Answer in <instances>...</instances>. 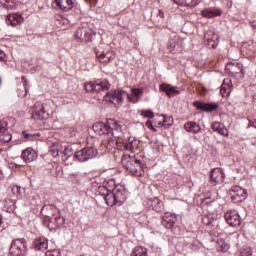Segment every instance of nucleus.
<instances>
[{
    "mask_svg": "<svg viewBox=\"0 0 256 256\" xmlns=\"http://www.w3.org/2000/svg\"><path fill=\"white\" fill-rule=\"evenodd\" d=\"M94 133L104 136L103 139L110 147H120L119 137L123 133V126L115 120H108L107 123L95 122L92 126Z\"/></svg>",
    "mask_w": 256,
    "mask_h": 256,
    "instance_id": "f257e3e1",
    "label": "nucleus"
},
{
    "mask_svg": "<svg viewBox=\"0 0 256 256\" xmlns=\"http://www.w3.org/2000/svg\"><path fill=\"white\" fill-rule=\"evenodd\" d=\"M174 2L184 7H197L201 3V0H174Z\"/></svg>",
    "mask_w": 256,
    "mask_h": 256,
    "instance_id": "c85d7f7f",
    "label": "nucleus"
},
{
    "mask_svg": "<svg viewBox=\"0 0 256 256\" xmlns=\"http://www.w3.org/2000/svg\"><path fill=\"white\" fill-rule=\"evenodd\" d=\"M10 253L16 256L27 255V242L21 239L14 240L10 246Z\"/></svg>",
    "mask_w": 256,
    "mask_h": 256,
    "instance_id": "39448f33",
    "label": "nucleus"
},
{
    "mask_svg": "<svg viewBox=\"0 0 256 256\" xmlns=\"http://www.w3.org/2000/svg\"><path fill=\"white\" fill-rule=\"evenodd\" d=\"M3 59V56H0V61Z\"/></svg>",
    "mask_w": 256,
    "mask_h": 256,
    "instance_id": "864d4df0",
    "label": "nucleus"
},
{
    "mask_svg": "<svg viewBox=\"0 0 256 256\" xmlns=\"http://www.w3.org/2000/svg\"><path fill=\"white\" fill-rule=\"evenodd\" d=\"M72 151H73V149L71 148V146H69V145L62 146V153L66 157H70Z\"/></svg>",
    "mask_w": 256,
    "mask_h": 256,
    "instance_id": "58836bf2",
    "label": "nucleus"
},
{
    "mask_svg": "<svg viewBox=\"0 0 256 256\" xmlns=\"http://www.w3.org/2000/svg\"><path fill=\"white\" fill-rule=\"evenodd\" d=\"M197 109H201L202 111H215L217 109L216 104H205V103H197L196 104Z\"/></svg>",
    "mask_w": 256,
    "mask_h": 256,
    "instance_id": "473e14b6",
    "label": "nucleus"
},
{
    "mask_svg": "<svg viewBox=\"0 0 256 256\" xmlns=\"http://www.w3.org/2000/svg\"><path fill=\"white\" fill-rule=\"evenodd\" d=\"M146 127H148V129H152L153 131H155V127H153V123H151V121L146 122Z\"/></svg>",
    "mask_w": 256,
    "mask_h": 256,
    "instance_id": "de8ad7c7",
    "label": "nucleus"
},
{
    "mask_svg": "<svg viewBox=\"0 0 256 256\" xmlns=\"http://www.w3.org/2000/svg\"><path fill=\"white\" fill-rule=\"evenodd\" d=\"M132 256H147V248H143L141 246H136L132 250Z\"/></svg>",
    "mask_w": 256,
    "mask_h": 256,
    "instance_id": "72a5a7b5",
    "label": "nucleus"
},
{
    "mask_svg": "<svg viewBox=\"0 0 256 256\" xmlns=\"http://www.w3.org/2000/svg\"><path fill=\"white\" fill-rule=\"evenodd\" d=\"M161 17H163V12H160Z\"/></svg>",
    "mask_w": 256,
    "mask_h": 256,
    "instance_id": "603ef678",
    "label": "nucleus"
},
{
    "mask_svg": "<svg viewBox=\"0 0 256 256\" xmlns=\"http://www.w3.org/2000/svg\"><path fill=\"white\" fill-rule=\"evenodd\" d=\"M211 129L223 137H229V130L221 125V122H213L211 124Z\"/></svg>",
    "mask_w": 256,
    "mask_h": 256,
    "instance_id": "b1692460",
    "label": "nucleus"
},
{
    "mask_svg": "<svg viewBox=\"0 0 256 256\" xmlns=\"http://www.w3.org/2000/svg\"><path fill=\"white\" fill-rule=\"evenodd\" d=\"M122 165L127 169V171L136 177H143L145 174V171H143L145 165L141 163V160L136 159L135 157L123 156Z\"/></svg>",
    "mask_w": 256,
    "mask_h": 256,
    "instance_id": "f03ea898",
    "label": "nucleus"
},
{
    "mask_svg": "<svg viewBox=\"0 0 256 256\" xmlns=\"http://www.w3.org/2000/svg\"><path fill=\"white\" fill-rule=\"evenodd\" d=\"M18 163V158H16V161L15 162H13V161H11V160H8V165H9V167L11 168V167H21V165L20 164H17Z\"/></svg>",
    "mask_w": 256,
    "mask_h": 256,
    "instance_id": "a18cd8bd",
    "label": "nucleus"
},
{
    "mask_svg": "<svg viewBox=\"0 0 256 256\" xmlns=\"http://www.w3.org/2000/svg\"><path fill=\"white\" fill-rule=\"evenodd\" d=\"M251 26L253 27V29L256 30V21H252V22H251Z\"/></svg>",
    "mask_w": 256,
    "mask_h": 256,
    "instance_id": "09e8293b",
    "label": "nucleus"
},
{
    "mask_svg": "<svg viewBox=\"0 0 256 256\" xmlns=\"http://www.w3.org/2000/svg\"><path fill=\"white\" fill-rule=\"evenodd\" d=\"M63 151V145H61L60 143H53L50 146V154L52 155V157H59V153H62Z\"/></svg>",
    "mask_w": 256,
    "mask_h": 256,
    "instance_id": "2f4dec72",
    "label": "nucleus"
},
{
    "mask_svg": "<svg viewBox=\"0 0 256 256\" xmlns=\"http://www.w3.org/2000/svg\"><path fill=\"white\" fill-rule=\"evenodd\" d=\"M233 88V84L229 79H225L220 89V93L222 97H229L231 95V89Z\"/></svg>",
    "mask_w": 256,
    "mask_h": 256,
    "instance_id": "393cba45",
    "label": "nucleus"
},
{
    "mask_svg": "<svg viewBox=\"0 0 256 256\" xmlns=\"http://www.w3.org/2000/svg\"><path fill=\"white\" fill-rule=\"evenodd\" d=\"M11 192H12V195L18 197L21 193V186H12Z\"/></svg>",
    "mask_w": 256,
    "mask_h": 256,
    "instance_id": "a19ab883",
    "label": "nucleus"
},
{
    "mask_svg": "<svg viewBox=\"0 0 256 256\" xmlns=\"http://www.w3.org/2000/svg\"><path fill=\"white\" fill-rule=\"evenodd\" d=\"M140 115H141L142 117L147 118V119H153V117L155 116V115L153 114V112H152V111H149V110H142V111L140 112Z\"/></svg>",
    "mask_w": 256,
    "mask_h": 256,
    "instance_id": "ea45409f",
    "label": "nucleus"
},
{
    "mask_svg": "<svg viewBox=\"0 0 256 256\" xmlns=\"http://www.w3.org/2000/svg\"><path fill=\"white\" fill-rule=\"evenodd\" d=\"M253 251L249 246H244L240 249V256H252Z\"/></svg>",
    "mask_w": 256,
    "mask_h": 256,
    "instance_id": "4c0bfd02",
    "label": "nucleus"
},
{
    "mask_svg": "<svg viewBox=\"0 0 256 256\" xmlns=\"http://www.w3.org/2000/svg\"><path fill=\"white\" fill-rule=\"evenodd\" d=\"M176 221L177 217L175 216V214H171L169 212L166 213L162 218V224L164 225V227H166V229H171V227L175 225Z\"/></svg>",
    "mask_w": 256,
    "mask_h": 256,
    "instance_id": "6ab92c4d",
    "label": "nucleus"
},
{
    "mask_svg": "<svg viewBox=\"0 0 256 256\" xmlns=\"http://www.w3.org/2000/svg\"><path fill=\"white\" fill-rule=\"evenodd\" d=\"M157 125L159 127H171V125H173V118L167 116H160Z\"/></svg>",
    "mask_w": 256,
    "mask_h": 256,
    "instance_id": "7c9ffc66",
    "label": "nucleus"
},
{
    "mask_svg": "<svg viewBox=\"0 0 256 256\" xmlns=\"http://www.w3.org/2000/svg\"><path fill=\"white\" fill-rule=\"evenodd\" d=\"M217 245L218 251H222L223 253H227V251H229V248L231 247V245L229 244V238H227V236L219 238L217 241Z\"/></svg>",
    "mask_w": 256,
    "mask_h": 256,
    "instance_id": "a878e982",
    "label": "nucleus"
},
{
    "mask_svg": "<svg viewBox=\"0 0 256 256\" xmlns=\"http://www.w3.org/2000/svg\"><path fill=\"white\" fill-rule=\"evenodd\" d=\"M75 157L77 160L83 163L85 161H89V159H94V157H97V150L93 147H86L77 151L75 153Z\"/></svg>",
    "mask_w": 256,
    "mask_h": 256,
    "instance_id": "423d86ee",
    "label": "nucleus"
},
{
    "mask_svg": "<svg viewBox=\"0 0 256 256\" xmlns=\"http://www.w3.org/2000/svg\"><path fill=\"white\" fill-rule=\"evenodd\" d=\"M62 21H64V22H65V21H67V20L63 19Z\"/></svg>",
    "mask_w": 256,
    "mask_h": 256,
    "instance_id": "5fc2aeb1",
    "label": "nucleus"
},
{
    "mask_svg": "<svg viewBox=\"0 0 256 256\" xmlns=\"http://www.w3.org/2000/svg\"><path fill=\"white\" fill-rule=\"evenodd\" d=\"M233 67H241V65L240 64H233V63H228L227 65H226V69H228L229 71H230V73H235L234 71H233Z\"/></svg>",
    "mask_w": 256,
    "mask_h": 256,
    "instance_id": "37998d69",
    "label": "nucleus"
},
{
    "mask_svg": "<svg viewBox=\"0 0 256 256\" xmlns=\"http://www.w3.org/2000/svg\"><path fill=\"white\" fill-rule=\"evenodd\" d=\"M152 207L157 213H161V211H163V202L158 198H155L152 202Z\"/></svg>",
    "mask_w": 256,
    "mask_h": 256,
    "instance_id": "c9c22d12",
    "label": "nucleus"
},
{
    "mask_svg": "<svg viewBox=\"0 0 256 256\" xmlns=\"http://www.w3.org/2000/svg\"><path fill=\"white\" fill-rule=\"evenodd\" d=\"M253 126L256 128V121L253 123Z\"/></svg>",
    "mask_w": 256,
    "mask_h": 256,
    "instance_id": "3c124183",
    "label": "nucleus"
},
{
    "mask_svg": "<svg viewBox=\"0 0 256 256\" xmlns=\"http://www.w3.org/2000/svg\"><path fill=\"white\" fill-rule=\"evenodd\" d=\"M184 129L187 133H194L195 135H197V133H201V125L193 121L186 122L184 124Z\"/></svg>",
    "mask_w": 256,
    "mask_h": 256,
    "instance_id": "aec40b11",
    "label": "nucleus"
},
{
    "mask_svg": "<svg viewBox=\"0 0 256 256\" xmlns=\"http://www.w3.org/2000/svg\"><path fill=\"white\" fill-rule=\"evenodd\" d=\"M6 3L7 4L5 5L8 9H13V7H15V0H6Z\"/></svg>",
    "mask_w": 256,
    "mask_h": 256,
    "instance_id": "c03bdc74",
    "label": "nucleus"
},
{
    "mask_svg": "<svg viewBox=\"0 0 256 256\" xmlns=\"http://www.w3.org/2000/svg\"><path fill=\"white\" fill-rule=\"evenodd\" d=\"M55 3L62 11H71L73 9V0H55Z\"/></svg>",
    "mask_w": 256,
    "mask_h": 256,
    "instance_id": "bb28decb",
    "label": "nucleus"
},
{
    "mask_svg": "<svg viewBox=\"0 0 256 256\" xmlns=\"http://www.w3.org/2000/svg\"><path fill=\"white\" fill-rule=\"evenodd\" d=\"M46 256H61L59 250H49L46 252Z\"/></svg>",
    "mask_w": 256,
    "mask_h": 256,
    "instance_id": "79ce46f5",
    "label": "nucleus"
},
{
    "mask_svg": "<svg viewBox=\"0 0 256 256\" xmlns=\"http://www.w3.org/2000/svg\"><path fill=\"white\" fill-rule=\"evenodd\" d=\"M107 205H115L116 203H123L127 199L125 192L117 190L115 193L107 194L104 197Z\"/></svg>",
    "mask_w": 256,
    "mask_h": 256,
    "instance_id": "6e6552de",
    "label": "nucleus"
},
{
    "mask_svg": "<svg viewBox=\"0 0 256 256\" xmlns=\"http://www.w3.org/2000/svg\"><path fill=\"white\" fill-rule=\"evenodd\" d=\"M222 14L221 9L218 8H205L201 11L202 17H205L206 19H213V17H220Z\"/></svg>",
    "mask_w": 256,
    "mask_h": 256,
    "instance_id": "a211bd4d",
    "label": "nucleus"
},
{
    "mask_svg": "<svg viewBox=\"0 0 256 256\" xmlns=\"http://www.w3.org/2000/svg\"><path fill=\"white\" fill-rule=\"evenodd\" d=\"M111 87L107 80H96L94 82L95 93H101V91H107Z\"/></svg>",
    "mask_w": 256,
    "mask_h": 256,
    "instance_id": "412c9836",
    "label": "nucleus"
},
{
    "mask_svg": "<svg viewBox=\"0 0 256 256\" xmlns=\"http://www.w3.org/2000/svg\"><path fill=\"white\" fill-rule=\"evenodd\" d=\"M224 217L230 227H239L241 225V216L236 210H228Z\"/></svg>",
    "mask_w": 256,
    "mask_h": 256,
    "instance_id": "9d476101",
    "label": "nucleus"
},
{
    "mask_svg": "<svg viewBox=\"0 0 256 256\" xmlns=\"http://www.w3.org/2000/svg\"><path fill=\"white\" fill-rule=\"evenodd\" d=\"M45 211H52V213L46 214L48 221L55 223L57 225V227H59L61 225H65V218H63L61 216L55 217V213H57V207H55L53 205H48L42 209V213H45Z\"/></svg>",
    "mask_w": 256,
    "mask_h": 256,
    "instance_id": "0eeeda50",
    "label": "nucleus"
},
{
    "mask_svg": "<svg viewBox=\"0 0 256 256\" xmlns=\"http://www.w3.org/2000/svg\"><path fill=\"white\" fill-rule=\"evenodd\" d=\"M204 39L207 41L206 45L210 49H215L217 47V35L213 34V32H208L207 34L204 35Z\"/></svg>",
    "mask_w": 256,
    "mask_h": 256,
    "instance_id": "5701e85b",
    "label": "nucleus"
},
{
    "mask_svg": "<svg viewBox=\"0 0 256 256\" xmlns=\"http://www.w3.org/2000/svg\"><path fill=\"white\" fill-rule=\"evenodd\" d=\"M37 157V151H35L33 148H26L21 154V158L23 161H25V163H33Z\"/></svg>",
    "mask_w": 256,
    "mask_h": 256,
    "instance_id": "4468645a",
    "label": "nucleus"
},
{
    "mask_svg": "<svg viewBox=\"0 0 256 256\" xmlns=\"http://www.w3.org/2000/svg\"><path fill=\"white\" fill-rule=\"evenodd\" d=\"M35 108L37 110H35L32 113V119H34V121H43V120L47 119L48 114L45 113V105H43L41 103H37L35 105Z\"/></svg>",
    "mask_w": 256,
    "mask_h": 256,
    "instance_id": "f8f14e48",
    "label": "nucleus"
},
{
    "mask_svg": "<svg viewBox=\"0 0 256 256\" xmlns=\"http://www.w3.org/2000/svg\"><path fill=\"white\" fill-rule=\"evenodd\" d=\"M0 155H2V157H4V159H6V158H7V155H9V154H8L7 150H5V149H0Z\"/></svg>",
    "mask_w": 256,
    "mask_h": 256,
    "instance_id": "49530a36",
    "label": "nucleus"
},
{
    "mask_svg": "<svg viewBox=\"0 0 256 256\" xmlns=\"http://www.w3.org/2000/svg\"><path fill=\"white\" fill-rule=\"evenodd\" d=\"M122 149L124 151H130V153H135L139 149V142L135 138H129L128 142L122 144Z\"/></svg>",
    "mask_w": 256,
    "mask_h": 256,
    "instance_id": "dca6fc26",
    "label": "nucleus"
},
{
    "mask_svg": "<svg viewBox=\"0 0 256 256\" xmlns=\"http://www.w3.org/2000/svg\"><path fill=\"white\" fill-rule=\"evenodd\" d=\"M22 135L27 141H35L37 137H41L40 133H27V131H23Z\"/></svg>",
    "mask_w": 256,
    "mask_h": 256,
    "instance_id": "f704fd0d",
    "label": "nucleus"
},
{
    "mask_svg": "<svg viewBox=\"0 0 256 256\" xmlns=\"http://www.w3.org/2000/svg\"><path fill=\"white\" fill-rule=\"evenodd\" d=\"M160 89L166 93L168 97H175V95H179V89L175 86H171L169 84L160 85Z\"/></svg>",
    "mask_w": 256,
    "mask_h": 256,
    "instance_id": "4be33fe9",
    "label": "nucleus"
},
{
    "mask_svg": "<svg viewBox=\"0 0 256 256\" xmlns=\"http://www.w3.org/2000/svg\"><path fill=\"white\" fill-rule=\"evenodd\" d=\"M76 41L80 43H89L93 41V30L87 27L78 28L74 34Z\"/></svg>",
    "mask_w": 256,
    "mask_h": 256,
    "instance_id": "20e7f679",
    "label": "nucleus"
},
{
    "mask_svg": "<svg viewBox=\"0 0 256 256\" xmlns=\"http://www.w3.org/2000/svg\"><path fill=\"white\" fill-rule=\"evenodd\" d=\"M0 55H1L0 57H3L4 55L2 50H0Z\"/></svg>",
    "mask_w": 256,
    "mask_h": 256,
    "instance_id": "8fccbe9b",
    "label": "nucleus"
},
{
    "mask_svg": "<svg viewBox=\"0 0 256 256\" xmlns=\"http://www.w3.org/2000/svg\"><path fill=\"white\" fill-rule=\"evenodd\" d=\"M225 179V174L221 168H214L210 174L211 185H220Z\"/></svg>",
    "mask_w": 256,
    "mask_h": 256,
    "instance_id": "9b49d317",
    "label": "nucleus"
},
{
    "mask_svg": "<svg viewBox=\"0 0 256 256\" xmlns=\"http://www.w3.org/2000/svg\"><path fill=\"white\" fill-rule=\"evenodd\" d=\"M24 21L25 19L23 18V16L18 13L8 15L6 19L7 25H12V27L21 25V23H23Z\"/></svg>",
    "mask_w": 256,
    "mask_h": 256,
    "instance_id": "f3484780",
    "label": "nucleus"
},
{
    "mask_svg": "<svg viewBox=\"0 0 256 256\" xmlns=\"http://www.w3.org/2000/svg\"><path fill=\"white\" fill-rule=\"evenodd\" d=\"M229 195L234 203H241L247 199V192L241 186H233Z\"/></svg>",
    "mask_w": 256,
    "mask_h": 256,
    "instance_id": "1a4fd4ad",
    "label": "nucleus"
},
{
    "mask_svg": "<svg viewBox=\"0 0 256 256\" xmlns=\"http://www.w3.org/2000/svg\"><path fill=\"white\" fill-rule=\"evenodd\" d=\"M123 97H127V92L123 90H114L108 92L104 96V100L107 103H113L114 105H121L123 103Z\"/></svg>",
    "mask_w": 256,
    "mask_h": 256,
    "instance_id": "7ed1b4c3",
    "label": "nucleus"
},
{
    "mask_svg": "<svg viewBox=\"0 0 256 256\" xmlns=\"http://www.w3.org/2000/svg\"><path fill=\"white\" fill-rule=\"evenodd\" d=\"M12 136L7 132V121H0V143H9Z\"/></svg>",
    "mask_w": 256,
    "mask_h": 256,
    "instance_id": "2eb2a0df",
    "label": "nucleus"
},
{
    "mask_svg": "<svg viewBox=\"0 0 256 256\" xmlns=\"http://www.w3.org/2000/svg\"><path fill=\"white\" fill-rule=\"evenodd\" d=\"M33 245L37 251H45L48 247V241L46 238H38L34 240Z\"/></svg>",
    "mask_w": 256,
    "mask_h": 256,
    "instance_id": "cd10ccee",
    "label": "nucleus"
},
{
    "mask_svg": "<svg viewBox=\"0 0 256 256\" xmlns=\"http://www.w3.org/2000/svg\"><path fill=\"white\" fill-rule=\"evenodd\" d=\"M126 97L129 103H139L141 97H143V89L141 88H131V93L126 92Z\"/></svg>",
    "mask_w": 256,
    "mask_h": 256,
    "instance_id": "ddd939ff",
    "label": "nucleus"
},
{
    "mask_svg": "<svg viewBox=\"0 0 256 256\" xmlns=\"http://www.w3.org/2000/svg\"><path fill=\"white\" fill-rule=\"evenodd\" d=\"M98 58L101 63H109V61H113V59H115V54L111 51L103 52L98 56Z\"/></svg>",
    "mask_w": 256,
    "mask_h": 256,
    "instance_id": "c756f323",
    "label": "nucleus"
},
{
    "mask_svg": "<svg viewBox=\"0 0 256 256\" xmlns=\"http://www.w3.org/2000/svg\"><path fill=\"white\" fill-rule=\"evenodd\" d=\"M84 89L87 93H96L95 92V82H86L84 84Z\"/></svg>",
    "mask_w": 256,
    "mask_h": 256,
    "instance_id": "e433bc0d",
    "label": "nucleus"
}]
</instances>
